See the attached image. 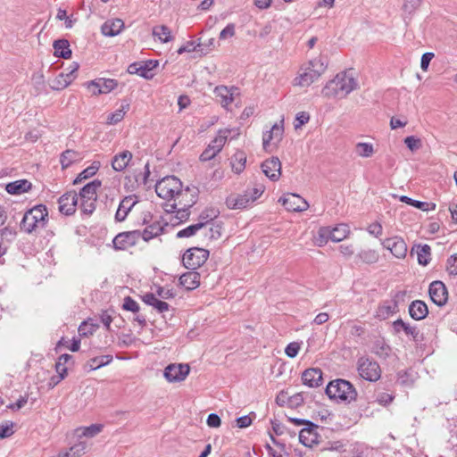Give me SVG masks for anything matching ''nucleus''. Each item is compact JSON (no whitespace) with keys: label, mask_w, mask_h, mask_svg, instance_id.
Returning <instances> with one entry per match:
<instances>
[{"label":"nucleus","mask_w":457,"mask_h":457,"mask_svg":"<svg viewBox=\"0 0 457 457\" xmlns=\"http://www.w3.org/2000/svg\"><path fill=\"white\" fill-rule=\"evenodd\" d=\"M356 79L346 72H340L328 81L322 88V95L326 97H345L357 88Z\"/></svg>","instance_id":"nucleus-1"},{"label":"nucleus","mask_w":457,"mask_h":457,"mask_svg":"<svg viewBox=\"0 0 457 457\" xmlns=\"http://www.w3.org/2000/svg\"><path fill=\"white\" fill-rule=\"evenodd\" d=\"M48 222V211L45 204H37L29 209L21 221V229L31 234L37 229H43Z\"/></svg>","instance_id":"nucleus-2"},{"label":"nucleus","mask_w":457,"mask_h":457,"mask_svg":"<svg viewBox=\"0 0 457 457\" xmlns=\"http://www.w3.org/2000/svg\"><path fill=\"white\" fill-rule=\"evenodd\" d=\"M326 395L333 400L350 403L357 399V391L348 380L337 378L330 381L326 387Z\"/></svg>","instance_id":"nucleus-3"},{"label":"nucleus","mask_w":457,"mask_h":457,"mask_svg":"<svg viewBox=\"0 0 457 457\" xmlns=\"http://www.w3.org/2000/svg\"><path fill=\"white\" fill-rule=\"evenodd\" d=\"M101 185V180L94 179L80 189L78 196H79V209L82 214L90 216L96 211L97 190Z\"/></svg>","instance_id":"nucleus-4"},{"label":"nucleus","mask_w":457,"mask_h":457,"mask_svg":"<svg viewBox=\"0 0 457 457\" xmlns=\"http://www.w3.org/2000/svg\"><path fill=\"white\" fill-rule=\"evenodd\" d=\"M155 192L162 199H172L182 193V182L175 176H167L157 181Z\"/></svg>","instance_id":"nucleus-5"},{"label":"nucleus","mask_w":457,"mask_h":457,"mask_svg":"<svg viewBox=\"0 0 457 457\" xmlns=\"http://www.w3.org/2000/svg\"><path fill=\"white\" fill-rule=\"evenodd\" d=\"M348 233V227L345 224L336 227L333 229L328 227H321L318 230L317 237H315V244L318 246H323L328 240L340 242L347 237Z\"/></svg>","instance_id":"nucleus-6"},{"label":"nucleus","mask_w":457,"mask_h":457,"mask_svg":"<svg viewBox=\"0 0 457 457\" xmlns=\"http://www.w3.org/2000/svg\"><path fill=\"white\" fill-rule=\"evenodd\" d=\"M357 370L360 377L369 382H376L381 377V368L373 359L361 356L357 361Z\"/></svg>","instance_id":"nucleus-7"},{"label":"nucleus","mask_w":457,"mask_h":457,"mask_svg":"<svg viewBox=\"0 0 457 457\" xmlns=\"http://www.w3.org/2000/svg\"><path fill=\"white\" fill-rule=\"evenodd\" d=\"M209 257V251L200 247L187 249L182 257L183 266L187 270H196L203 266Z\"/></svg>","instance_id":"nucleus-8"},{"label":"nucleus","mask_w":457,"mask_h":457,"mask_svg":"<svg viewBox=\"0 0 457 457\" xmlns=\"http://www.w3.org/2000/svg\"><path fill=\"white\" fill-rule=\"evenodd\" d=\"M141 238L140 230L120 232L112 239L113 248L117 251H125L137 244Z\"/></svg>","instance_id":"nucleus-9"},{"label":"nucleus","mask_w":457,"mask_h":457,"mask_svg":"<svg viewBox=\"0 0 457 457\" xmlns=\"http://www.w3.org/2000/svg\"><path fill=\"white\" fill-rule=\"evenodd\" d=\"M189 371L190 367L188 364L171 363L164 369L163 376L169 382H180L186 379Z\"/></svg>","instance_id":"nucleus-10"},{"label":"nucleus","mask_w":457,"mask_h":457,"mask_svg":"<svg viewBox=\"0 0 457 457\" xmlns=\"http://www.w3.org/2000/svg\"><path fill=\"white\" fill-rule=\"evenodd\" d=\"M279 203L289 212H303L308 209L309 204L296 194L288 193L281 196Z\"/></svg>","instance_id":"nucleus-11"},{"label":"nucleus","mask_w":457,"mask_h":457,"mask_svg":"<svg viewBox=\"0 0 457 457\" xmlns=\"http://www.w3.org/2000/svg\"><path fill=\"white\" fill-rule=\"evenodd\" d=\"M428 294L431 301L437 306H444L448 299V291L445 285L440 280L430 283Z\"/></svg>","instance_id":"nucleus-12"},{"label":"nucleus","mask_w":457,"mask_h":457,"mask_svg":"<svg viewBox=\"0 0 457 457\" xmlns=\"http://www.w3.org/2000/svg\"><path fill=\"white\" fill-rule=\"evenodd\" d=\"M381 244L383 247L389 250L396 258L402 259L407 254V245L400 237L386 238Z\"/></svg>","instance_id":"nucleus-13"},{"label":"nucleus","mask_w":457,"mask_h":457,"mask_svg":"<svg viewBox=\"0 0 457 457\" xmlns=\"http://www.w3.org/2000/svg\"><path fill=\"white\" fill-rule=\"evenodd\" d=\"M79 196L75 191H69L63 194L59 199V211L61 213L70 216L76 212Z\"/></svg>","instance_id":"nucleus-14"},{"label":"nucleus","mask_w":457,"mask_h":457,"mask_svg":"<svg viewBox=\"0 0 457 457\" xmlns=\"http://www.w3.org/2000/svg\"><path fill=\"white\" fill-rule=\"evenodd\" d=\"M262 170L271 181H277L281 175V162L278 157L272 156L262 163Z\"/></svg>","instance_id":"nucleus-15"},{"label":"nucleus","mask_w":457,"mask_h":457,"mask_svg":"<svg viewBox=\"0 0 457 457\" xmlns=\"http://www.w3.org/2000/svg\"><path fill=\"white\" fill-rule=\"evenodd\" d=\"M393 328L395 333H400L403 330L407 336H411L412 340L416 343H420L424 339L423 334L417 326H411L402 319H398L393 322Z\"/></svg>","instance_id":"nucleus-16"},{"label":"nucleus","mask_w":457,"mask_h":457,"mask_svg":"<svg viewBox=\"0 0 457 457\" xmlns=\"http://www.w3.org/2000/svg\"><path fill=\"white\" fill-rule=\"evenodd\" d=\"M137 202L138 198L136 195H129L125 196L119 204L115 213V220L118 222L124 221L129 212L137 204Z\"/></svg>","instance_id":"nucleus-17"},{"label":"nucleus","mask_w":457,"mask_h":457,"mask_svg":"<svg viewBox=\"0 0 457 457\" xmlns=\"http://www.w3.org/2000/svg\"><path fill=\"white\" fill-rule=\"evenodd\" d=\"M318 425L313 423V426H306L299 432V441L306 447L312 448L314 445L319 444L320 436L316 429Z\"/></svg>","instance_id":"nucleus-18"},{"label":"nucleus","mask_w":457,"mask_h":457,"mask_svg":"<svg viewBox=\"0 0 457 457\" xmlns=\"http://www.w3.org/2000/svg\"><path fill=\"white\" fill-rule=\"evenodd\" d=\"M214 94L222 107L228 106L234 101V96L238 95V88L235 87H228L226 86H217L214 88Z\"/></svg>","instance_id":"nucleus-19"},{"label":"nucleus","mask_w":457,"mask_h":457,"mask_svg":"<svg viewBox=\"0 0 457 457\" xmlns=\"http://www.w3.org/2000/svg\"><path fill=\"white\" fill-rule=\"evenodd\" d=\"M398 311V301L396 299L386 300L378 306L375 317L380 320H385Z\"/></svg>","instance_id":"nucleus-20"},{"label":"nucleus","mask_w":457,"mask_h":457,"mask_svg":"<svg viewBox=\"0 0 457 457\" xmlns=\"http://www.w3.org/2000/svg\"><path fill=\"white\" fill-rule=\"evenodd\" d=\"M303 384L309 387H318L322 384V371L318 368L305 370L302 374Z\"/></svg>","instance_id":"nucleus-21"},{"label":"nucleus","mask_w":457,"mask_h":457,"mask_svg":"<svg viewBox=\"0 0 457 457\" xmlns=\"http://www.w3.org/2000/svg\"><path fill=\"white\" fill-rule=\"evenodd\" d=\"M200 278L199 272L190 270L179 277V285L187 291L194 290L200 286Z\"/></svg>","instance_id":"nucleus-22"},{"label":"nucleus","mask_w":457,"mask_h":457,"mask_svg":"<svg viewBox=\"0 0 457 457\" xmlns=\"http://www.w3.org/2000/svg\"><path fill=\"white\" fill-rule=\"evenodd\" d=\"M409 314L415 320H424L428 314V308L424 301L414 300L409 305Z\"/></svg>","instance_id":"nucleus-23"},{"label":"nucleus","mask_w":457,"mask_h":457,"mask_svg":"<svg viewBox=\"0 0 457 457\" xmlns=\"http://www.w3.org/2000/svg\"><path fill=\"white\" fill-rule=\"evenodd\" d=\"M124 28V22L120 19L106 21L101 28L102 33L106 37H114L121 32Z\"/></svg>","instance_id":"nucleus-24"},{"label":"nucleus","mask_w":457,"mask_h":457,"mask_svg":"<svg viewBox=\"0 0 457 457\" xmlns=\"http://www.w3.org/2000/svg\"><path fill=\"white\" fill-rule=\"evenodd\" d=\"M283 131V126L274 124L270 130L264 132L262 136L263 149L268 151V146L272 140L279 142L282 139Z\"/></svg>","instance_id":"nucleus-25"},{"label":"nucleus","mask_w":457,"mask_h":457,"mask_svg":"<svg viewBox=\"0 0 457 457\" xmlns=\"http://www.w3.org/2000/svg\"><path fill=\"white\" fill-rule=\"evenodd\" d=\"M32 187L28 179H19L6 184L5 190L10 195H21L29 191Z\"/></svg>","instance_id":"nucleus-26"},{"label":"nucleus","mask_w":457,"mask_h":457,"mask_svg":"<svg viewBox=\"0 0 457 457\" xmlns=\"http://www.w3.org/2000/svg\"><path fill=\"white\" fill-rule=\"evenodd\" d=\"M252 202L250 195L245 193L244 195H230L226 199V204L229 209H244Z\"/></svg>","instance_id":"nucleus-27"},{"label":"nucleus","mask_w":457,"mask_h":457,"mask_svg":"<svg viewBox=\"0 0 457 457\" xmlns=\"http://www.w3.org/2000/svg\"><path fill=\"white\" fill-rule=\"evenodd\" d=\"M53 47L54 55L62 59H70L72 55V51L70 47V42L67 39L62 38L54 41Z\"/></svg>","instance_id":"nucleus-28"},{"label":"nucleus","mask_w":457,"mask_h":457,"mask_svg":"<svg viewBox=\"0 0 457 457\" xmlns=\"http://www.w3.org/2000/svg\"><path fill=\"white\" fill-rule=\"evenodd\" d=\"M319 79L313 70L309 69V64L304 68L303 73H300L295 79L294 85L300 87H308Z\"/></svg>","instance_id":"nucleus-29"},{"label":"nucleus","mask_w":457,"mask_h":457,"mask_svg":"<svg viewBox=\"0 0 457 457\" xmlns=\"http://www.w3.org/2000/svg\"><path fill=\"white\" fill-rule=\"evenodd\" d=\"M132 159V154L129 150H124L123 152L116 154L112 161V169L116 171L124 170L129 162Z\"/></svg>","instance_id":"nucleus-30"},{"label":"nucleus","mask_w":457,"mask_h":457,"mask_svg":"<svg viewBox=\"0 0 457 457\" xmlns=\"http://www.w3.org/2000/svg\"><path fill=\"white\" fill-rule=\"evenodd\" d=\"M163 232V227L160 221H154L140 231L141 238L148 242L149 240L160 236Z\"/></svg>","instance_id":"nucleus-31"},{"label":"nucleus","mask_w":457,"mask_h":457,"mask_svg":"<svg viewBox=\"0 0 457 457\" xmlns=\"http://www.w3.org/2000/svg\"><path fill=\"white\" fill-rule=\"evenodd\" d=\"M87 449V444L86 441H79L73 445L66 452H60L57 457H81L83 456Z\"/></svg>","instance_id":"nucleus-32"},{"label":"nucleus","mask_w":457,"mask_h":457,"mask_svg":"<svg viewBox=\"0 0 457 457\" xmlns=\"http://www.w3.org/2000/svg\"><path fill=\"white\" fill-rule=\"evenodd\" d=\"M204 228V237L210 240V241H214V240H218L221 237V234H222V222H213V223H211L210 225H208L207 227Z\"/></svg>","instance_id":"nucleus-33"},{"label":"nucleus","mask_w":457,"mask_h":457,"mask_svg":"<svg viewBox=\"0 0 457 457\" xmlns=\"http://www.w3.org/2000/svg\"><path fill=\"white\" fill-rule=\"evenodd\" d=\"M229 133V129L219 130L218 135L214 137L213 140L211 141L207 146H211L212 148L213 147V150L219 154L226 144Z\"/></svg>","instance_id":"nucleus-34"},{"label":"nucleus","mask_w":457,"mask_h":457,"mask_svg":"<svg viewBox=\"0 0 457 457\" xmlns=\"http://www.w3.org/2000/svg\"><path fill=\"white\" fill-rule=\"evenodd\" d=\"M104 426L102 424H92L88 427H81L76 429V435L78 437H94L103 430Z\"/></svg>","instance_id":"nucleus-35"},{"label":"nucleus","mask_w":457,"mask_h":457,"mask_svg":"<svg viewBox=\"0 0 457 457\" xmlns=\"http://www.w3.org/2000/svg\"><path fill=\"white\" fill-rule=\"evenodd\" d=\"M400 201L403 203H405L411 206H413L417 209L425 211V212L436 209V204H434V203H428V202H421V201L414 200L406 195H402L400 197Z\"/></svg>","instance_id":"nucleus-36"},{"label":"nucleus","mask_w":457,"mask_h":457,"mask_svg":"<svg viewBox=\"0 0 457 457\" xmlns=\"http://www.w3.org/2000/svg\"><path fill=\"white\" fill-rule=\"evenodd\" d=\"M246 155L243 151H237L231 158L232 170L239 174L245 167Z\"/></svg>","instance_id":"nucleus-37"},{"label":"nucleus","mask_w":457,"mask_h":457,"mask_svg":"<svg viewBox=\"0 0 457 457\" xmlns=\"http://www.w3.org/2000/svg\"><path fill=\"white\" fill-rule=\"evenodd\" d=\"M112 355H101L91 358L86 364V367H88L89 370H96L99 368H102L105 365H108L112 361Z\"/></svg>","instance_id":"nucleus-38"},{"label":"nucleus","mask_w":457,"mask_h":457,"mask_svg":"<svg viewBox=\"0 0 457 457\" xmlns=\"http://www.w3.org/2000/svg\"><path fill=\"white\" fill-rule=\"evenodd\" d=\"M220 215V211L216 208H206L204 210L200 216L199 221L197 223H203V228L213 223L212 220H215Z\"/></svg>","instance_id":"nucleus-39"},{"label":"nucleus","mask_w":457,"mask_h":457,"mask_svg":"<svg viewBox=\"0 0 457 457\" xmlns=\"http://www.w3.org/2000/svg\"><path fill=\"white\" fill-rule=\"evenodd\" d=\"M417 256L418 262L422 266H426L429 263L431 258V248L428 245H417Z\"/></svg>","instance_id":"nucleus-40"},{"label":"nucleus","mask_w":457,"mask_h":457,"mask_svg":"<svg viewBox=\"0 0 457 457\" xmlns=\"http://www.w3.org/2000/svg\"><path fill=\"white\" fill-rule=\"evenodd\" d=\"M100 167V164L98 162H94L92 165L83 170L77 178L73 180V185H77L81 183L83 180L87 179L94 176L98 169Z\"/></svg>","instance_id":"nucleus-41"},{"label":"nucleus","mask_w":457,"mask_h":457,"mask_svg":"<svg viewBox=\"0 0 457 457\" xmlns=\"http://www.w3.org/2000/svg\"><path fill=\"white\" fill-rule=\"evenodd\" d=\"M79 158V154L74 150H66L62 152L60 157V162L62 165V168L67 169L70 167L72 163H74Z\"/></svg>","instance_id":"nucleus-42"},{"label":"nucleus","mask_w":457,"mask_h":457,"mask_svg":"<svg viewBox=\"0 0 457 457\" xmlns=\"http://www.w3.org/2000/svg\"><path fill=\"white\" fill-rule=\"evenodd\" d=\"M378 253L376 250L367 249L361 250L356 258L360 259L363 263L373 264L378 261Z\"/></svg>","instance_id":"nucleus-43"},{"label":"nucleus","mask_w":457,"mask_h":457,"mask_svg":"<svg viewBox=\"0 0 457 457\" xmlns=\"http://www.w3.org/2000/svg\"><path fill=\"white\" fill-rule=\"evenodd\" d=\"M158 65L157 61L149 60L145 62H139L140 77L152 79L154 77L153 70Z\"/></svg>","instance_id":"nucleus-44"},{"label":"nucleus","mask_w":457,"mask_h":457,"mask_svg":"<svg viewBox=\"0 0 457 457\" xmlns=\"http://www.w3.org/2000/svg\"><path fill=\"white\" fill-rule=\"evenodd\" d=\"M153 35L157 37L162 43H168L172 40L170 29L165 26H156L153 29Z\"/></svg>","instance_id":"nucleus-45"},{"label":"nucleus","mask_w":457,"mask_h":457,"mask_svg":"<svg viewBox=\"0 0 457 457\" xmlns=\"http://www.w3.org/2000/svg\"><path fill=\"white\" fill-rule=\"evenodd\" d=\"M308 64L309 69L313 70L319 78L325 72L328 67V63L321 57L311 60Z\"/></svg>","instance_id":"nucleus-46"},{"label":"nucleus","mask_w":457,"mask_h":457,"mask_svg":"<svg viewBox=\"0 0 457 457\" xmlns=\"http://www.w3.org/2000/svg\"><path fill=\"white\" fill-rule=\"evenodd\" d=\"M99 81L101 84V89H97V92L102 94H108L115 89L118 86V81L113 79L99 78Z\"/></svg>","instance_id":"nucleus-47"},{"label":"nucleus","mask_w":457,"mask_h":457,"mask_svg":"<svg viewBox=\"0 0 457 457\" xmlns=\"http://www.w3.org/2000/svg\"><path fill=\"white\" fill-rule=\"evenodd\" d=\"M357 154L361 157L368 158L374 154L373 145L370 143L360 142L355 146Z\"/></svg>","instance_id":"nucleus-48"},{"label":"nucleus","mask_w":457,"mask_h":457,"mask_svg":"<svg viewBox=\"0 0 457 457\" xmlns=\"http://www.w3.org/2000/svg\"><path fill=\"white\" fill-rule=\"evenodd\" d=\"M70 75L64 73L59 74L53 82L52 88L54 90H62L67 87L72 80L69 79Z\"/></svg>","instance_id":"nucleus-49"},{"label":"nucleus","mask_w":457,"mask_h":457,"mask_svg":"<svg viewBox=\"0 0 457 457\" xmlns=\"http://www.w3.org/2000/svg\"><path fill=\"white\" fill-rule=\"evenodd\" d=\"M203 229V223L192 224L177 233L178 238L189 237L194 236L198 230Z\"/></svg>","instance_id":"nucleus-50"},{"label":"nucleus","mask_w":457,"mask_h":457,"mask_svg":"<svg viewBox=\"0 0 457 457\" xmlns=\"http://www.w3.org/2000/svg\"><path fill=\"white\" fill-rule=\"evenodd\" d=\"M17 232L14 228L11 226H5L0 229V238L2 242L4 241L7 243L12 242L16 237Z\"/></svg>","instance_id":"nucleus-51"},{"label":"nucleus","mask_w":457,"mask_h":457,"mask_svg":"<svg viewBox=\"0 0 457 457\" xmlns=\"http://www.w3.org/2000/svg\"><path fill=\"white\" fill-rule=\"evenodd\" d=\"M397 382L402 386H411L414 383V378L408 370H401L397 373Z\"/></svg>","instance_id":"nucleus-52"},{"label":"nucleus","mask_w":457,"mask_h":457,"mask_svg":"<svg viewBox=\"0 0 457 457\" xmlns=\"http://www.w3.org/2000/svg\"><path fill=\"white\" fill-rule=\"evenodd\" d=\"M395 399V395L393 394L386 393V392H376L375 401L382 405L387 406L389 405Z\"/></svg>","instance_id":"nucleus-53"},{"label":"nucleus","mask_w":457,"mask_h":457,"mask_svg":"<svg viewBox=\"0 0 457 457\" xmlns=\"http://www.w3.org/2000/svg\"><path fill=\"white\" fill-rule=\"evenodd\" d=\"M97 328L98 326L96 324L83 321L79 327V333L82 337H87L89 335H93L96 331Z\"/></svg>","instance_id":"nucleus-54"},{"label":"nucleus","mask_w":457,"mask_h":457,"mask_svg":"<svg viewBox=\"0 0 457 457\" xmlns=\"http://www.w3.org/2000/svg\"><path fill=\"white\" fill-rule=\"evenodd\" d=\"M13 425L12 421H5L0 424V439L10 437L14 433Z\"/></svg>","instance_id":"nucleus-55"},{"label":"nucleus","mask_w":457,"mask_h":457,"mask_svg":"<svg viewBox=\"0 0 457 457\" xmlns=\"http://www.w3.org/2000/svg\"><path fill=\"white\" fill-rule=\"evenodd\" d=\"M122 308L134 313H137L140 310L139 304L131 296L124 298Z\"/></svg>","instance_id":"nucleus-56"},{"label":"nucleus","mask_w":457,"mask_h":457,"mask_svg":"<svg viewBox=\"0 0 457 457\" xmlns=\"http://www.w3.org/2000/svg\"><path fill=\"white\" fill-rule=\"evenodd\" d=\"M198 192H199L198 189L195 188L194 194L192 195V196L194 197V199L192 200V203L190 204H188L187 208L183 207L177 211V217L179 219L182 220V219L188 218V216H189L188 209L196 202V197H197Z\"/></svg>","instance_id":"nucleus-57"},{"label":"nucleus","mask_w":457,"mask_h":457,"mask_svg":"<svg viewBox=\"0 0 457 457\" xmlns=\"http://www.w3.org/2000/svg\"><path fill=\"white\" fill-rule=\"evenodd\" d=\"M404 144L411 151H417L421 147V141L414 136H409L404 138Z\"/></svg>","instance_id":"nucleus-58"},{"label":"nucleus","mask_w":457,"mask_h":457,"mask_svg":"<svg viewBox=\"0 0 457 457\" xmlns=\"http://www.w3.org/2000/svg\"><path fill=\"white\" fill-rule=\"evenodd\" d=\"M300 348H301L300 343L291 342L285 348V353L289 358H295L298 354Z\"/></svg>","instance_id":"nucleus-59"},{"label":"nucleus","mask_w":457,"mask_h":457,"mask_svg":"<svg viewBox=\"0 0 457 457\" xmlns=\"http://www.w3.org/2000/svg\"><path fill=\"white\" fill-rule=\"evenodd\" d=\"M446 268L449 275L457 276V253L449 256Z\"/></svg>","instance_id":"nucleus-60"},{"label":"nucleus","mask_w":457,"mask_h":457,"mask_svg":"<svg viewBox=\"0 0 457 457\" xmlns=\"http://www.w3.org/2000/svg\"><path fill=\"white\" fill-rule=\"evenodd\" d=\"M125 115L124 107L121 109L116 110L114 112L110 113L107 118V123L109 124H116L120 121Z\"/></svg>","instance_id":"nucleus-61"},{"label":"nucleus","mask_w":457,"mask_h":457,"mask_svg":"<svg viewBox=\"0 0 457 457\" xmlns=\"http://www.w3.org/2000/svg\"><path fill=\"white\" fill-rule=\"evenodd\" d=\"M310 120V115L306 112H301L296 114L295 117V129H297L301 128L303 125L307 123Z\"/></svg>","instance_id":"nucleus-62"},{"label":"nucleus","mask_w":457,"mask_h":457,"mask_svg":"<svg viewBox=\"0 0 457 457\" xmlns=\"http://www.w3.org/2000/svg\"><path fill=\"white\" fill-rule=\"evenodd\" d=\"M197 46H200V44H195V42L192 40L187 41L186 44L181 46L177 52L179 54H182L184 53H191L195 51Z\"/></svg>","instance_id":"nucleus-63"},{"label":"nucleus","mask_w":457,"mask_h":457,"mask_svg":"<svg viewBox=\"0 0 457 457\" xmlns=\"http://www.w3.org/2000/svg\"><path fill=\"white\" fill-rule=\"evenodd\" d=\"M218 153L213 150V147L207 146L204 152L200 154L199 160L203 162L212 160Z\"/></svg>","instance_id":"nucleus-64"}]
</instances>
